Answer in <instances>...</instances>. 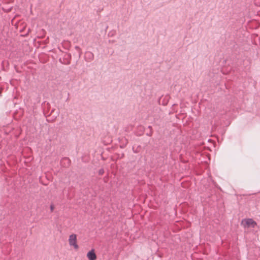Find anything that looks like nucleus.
<instances>
[{"instance_id":"2","label":"nucleus","mask_w":260,"mask_h":260,"mask_svg":"<svg viewBox=\"0 0 260 260\" xmlns=\"http://www.w3.org/2000/svg\"><path fill=\"white\" fill-rule=\"evenodd\" d=\"M241 224L244 228H248L250 227L254 228L257 223L251 218H246L242 220Z\"/></svg>"},{"instance_id":"1","label":"nucleus","mask_w":260,"mask_h":260,"mask_svg":"<svg viewBox=\"0 0 260 260\" xmlns=\"http://www.w3.org/2000/svg\"><path fill=\"white\" fill-rule=\"evenodd\" d=\"M68 242L70 246L74 248L75 250L79 249V245L77 242V236L75 234H72L69 236Z\"/></svg>"},{"instance_id":"3","label":"nucleus","mask_w":260,"mask_h":260,"mask_svg":"<svg viewBox=\"0 0 260 260\" xmlns=\"http://www.w3.org/2000/svg\"><path fill=\"white\" fill-rule=\"evenodd\" d=\"M87 257L89 260H96V255L94 249L88 251L87 253Z\"/></svg>"}]
</instances>
